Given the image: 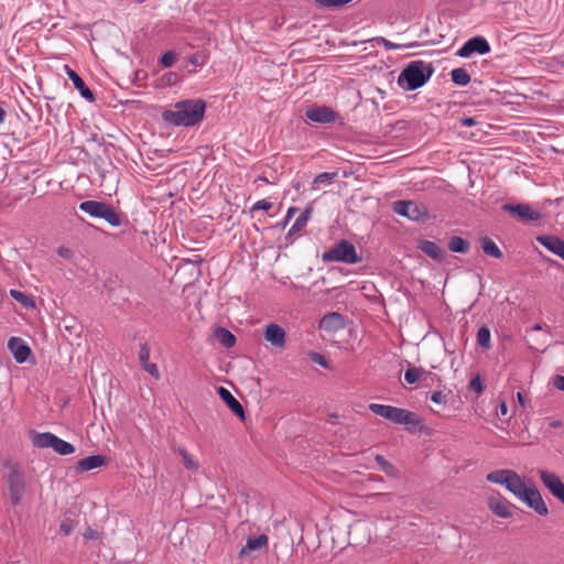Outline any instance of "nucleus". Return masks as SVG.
Returning a JSON list of instances; mask_svg holds the SVG:
<instances>
[{
    "label": "nucleus",
    "instance_id": "nucleus-23",
    "mask_svg": "<svg viewBox=\"0 0 564 564\" xmlns=\"http://www.w3.org/2000/svg\"><path fill=\"white\" fill-rule=\"evenodd\" d=\"M419 249L431 257L433 260L442 261L443 259V250L442 248L434 241L431 240H422L419 243Z\"/></svg>",
    "mask_w": 564,
    "mask_h": 564
},
{
    "label": "nucleus",
    "instance_id": "nucleus-1",
    "mask_svg": "<svg viewBox=\"0 0 564 564\" xmlns=\"http://www.w3.org/2000/svg\"><path fill=\"white\" fill-rule=\"evenodd\" d=\"M205 109L203 99H185L177 101L173 109L165 110L162 118L175 127H194L204 119Z\"/></svg>",
    "mask_w": 564,
    "mask_h": 564
},
{
    "label": "nucleus",
    "instance_id": "nucleus-28",
    "mask_svg": "<svg viewBox=\"0 0 564 564\" xmlns=\"http://www.w3.org/2000/svg\"><path fill=\"white\" fill-rule=\"evenodd\" d=\"M451 78L455 85L460 87L467 86L470 83V75L463 67L454 68L451 72Z\"/></svg>",
    "mask_w": 564,
    "mask_h": 564
},
{
    "label": "nucleus",
    "instance_id": "nucleus-53",
    "mask_svg": "<svg viewBox=\"0 0 564 564\" xmlns=\"http://www.w3.org/2000/svg\"><path fill=\"white\" fill-rule=\"evenodd\" d=\"M563 425L562 421H558V420H553L550 422V427L552 429H557V427H561Z\"/></svg>",
    "mask_w": 564,
    "mask_h": 564
},
{
    "label": "nucleus",
    "instance_id": "nucleus-7",
    "mask_svg": "<svg viewBox=\"0 0 564 564\" xmlns=\"http://www.w3.org/2000/svg\"><path fill=\"white\" fill-rule=\"evenodd\" d=\"M32 445L36 448H52L56 454L66 456L75 453V446L51 432L35 433Z\"/></svg>",
    "mask_w": 564,
    "mask_h": 564
},
{
    "label": "nucleus",
    "instance_id": "nucleus-14",
    "mask_svg": "<svg viewBox=\"0 0 564 564\" xmlns=\"http://www.w3.org/2000/svg\"><path fill=\"white\" fill-rule=\"evenodd\" d=\"M8 349L12 352L18 364L25 362L32 355V350L29 345L20 337H11L8 340Z\"/></svg>",
    "mask_w": 564,
    "mask_h": 564
},
{
    "label": "nucleus",
    "instance_id": "nucleus-10",
    "mask_svg": "<svg viewBox=\"0 0 564 564\" xmlns=\"http://www.w3.org/2000/svg\"><path fill=\"white\" fill-rule=\"evenodd\" d=\"M542 484L549 491L564 505V482L554 473L547 470H539Z\"/></svg>",
    "mask_w": 564,
    "mask_h": 564
},
{
    "label": "nucleus",
    "instance_id": "nucleus-50",
    "mask_svg": "<svg viewBox=\"0 0 564 564\" xmlns=\"http://www.w3.org/2000/svg\"><path fill=\"white\" fill-rule=\"evenodd\" d=\"M460 124L464 127H471L476 124V119L473 117H464L460 119Z\"/></svg>",
    "mask_w": 564,
    "mask_h": 564
},
{
    "label": "nucleus",
    "instance_id": "nucleus-37",
    "mask_svg": "<svg viewBox=\"0 0 564 564\" xmlns=\"http://www.w3.org/2000/svg\"><path fill=\"white\" fill-rule=\"evenodd\" d=\"M351 1L352 0H314V3H316L319 7L333 9L344 7L345 4Z\"/></svg>",
    "mask_w": 564,
    "mask_h": 564
},
{
    "label": "nucleus",
    "instance_id": "nucleus-3",
    "mask_svg": "<svg viewBox=\"0 0 564 564\" xmlns=\"http://www.w3.org/2000/svg\"><path fill=\"white\" fill-rule=\"evenodd\" d=\"M4 467L8 470L3 474V480L7 485L10 503L15 507L21 505L26 492L25 473L19 463L10 459L6 460Z\"/></svg>",
    "mask_w": 564,
    "mask_h": 564
},
{
    "label": "nucleus",
    "instance_id": "nucleus-46",
    "mask_svg": "<svg viewBox=\"0 0 564 564\" xmlns=\"http://www.w3.org/2000/svg\"><path fill=\"white\" fill-rule=\"evenodd\" d=\"M431 400L434 403L441 404V403L445 402V395L443 394L442 391H434L431 394Z\"/></svg>",
    "mask_w": 564,
    "mask_h": 564
},
{
    "label": "nucleus",
    "instance_id": "nucleus-59",
    "mask_svg": "<svg viewBox=\"0 0 564 564\" xmlns=\"http://www.w3.org/2000/svg\"><path fill=\"white\" fill-rule=\"evenodd\" d=\"M534 330H541L542 329V326L540 324H536L534 327H533Z\"/></svg>",
    "mask_w": 564,
    "mask_h": 564
},
{
    "label": "nucleus",
    "instance_id": "nucleus-39",
    "mask_svg": "<svg viewBox=\"0 0 564 564\" xmlns=\"http://www.w3.org/2000/svg\"><path fill=\"white\" fill-rule=\"evenodd\" d=\"M139 361L141 366L150 362V346L147 343L140 345Z\"/></svg>",
    "mask_w": 564,
    "mask_h": 564
},
{
    "label": "nucleus",
    "instance_id": "nucleus-22",
    "mask_svg": "<svg viewBox=\"0 0 564 564\" xmlns=\"http://www.w3.org/2000/svg\"><path fill=\"white\" fill-rule=\"evenodd\" d=\"M268 545V536L265 534H260L256 538H249L247 540L246 545L240 550L239 556L243 557L251 552L260 551L262 549H265Z\"/></svg>",
    "mask_w": 564,
    "mask_h": 564
},
{
    "label": "nucleus",
    "instance_id": "nucleus-42",
    "mask_svg": "<svg viewBox=\"0 0 564 564\" xmlns=\"http://www.w3.org/2000/svg\"><path fill=\"white\" fill-rule=\"evenodd\" d=\"M272 207V203L267 200V199H261V200H258L256 202L252 207H251V213L256 212V210H265L268 212L270 208Z\"/></svg>",
    "mask_w": 564,
    "mask_h": 564
},
{
    "label": "nucleus",
    "instance_id": "nucleus-32",
    "mask_svg": "<svg viewBox=\"0 0 564 564\" xmlns=\"http://www.w3.org/2000/svg\"><path fill=\"white\" fill-rule=\"evenodd\" d=\"M10 295L25 308L35 307L34 300L21 291L12 289Z\"/></svg>",
    "mask_w": 564,
    "mask_h": 564
},
{
    "label": "nucleus",
    "instance_id": "nucleus-18",
    "mask_svg": "<svg viewBox=\"0 0 564 564\" xmlns=\"http://www.w3.org/2000/svg\"><path fill=\"white\" fill-rule=\"evenodd\" d=\"M66 69V74L68 78L73 82L74 87L79 91L80 96L90 101L94 102L96 100L94 93L86 86L83 78L68 65L64 66Z\"/></svg>",
    "mask_w": 564,
    "mask_h": 564
},
{
    "label": "nucleus",
    "instance_id": "nucleus-19",
    "mask_svg": "<svg viewBox=\"0 0 564 564\" xmlns=\"http://www.w3.org/2000/svg\"><path fill=\"white\" fill-rule=\"evenodd\" d=\"M219 398L226 403V405L240 419H245V410L241 403L231 394V392L224 388L218 387L217 389Z\"/></svg>",
    "mask_w": 564,
    "mask_h": 564
},
{
    "label": "nucleus",
    "instance_id": "nucleus-4",
    "mask_svg": "<svg viewBox=\"0 0 564 564\" xmlns=\"http://www.w3.org/2000/svg\"><path fill=\"white\" fill-rule=\"evenodd\" d=\"M369 410L376 415L384 417L394 424H402L413 429L421 426L423 422L416 413L402 408L371 403L369 404Z\"/></svg>",
    "mask_w": 564,
    "mask_h": 564
},
{
    "label": "nucleus",
    "instance_id": "nucleus-48",
    "mask_svg": "<svg viewBox=\"0 0 564 564\" xmlns=\"http://www.w3.org/2000/svg\"><path fill=\"white\" fill-rule=\"evenodd\" d=\"M59 530L64 534L68 535V534H70L73 532L74 525L72 523H68V522H62L61 525H59Z\"/></svg>",
    "mask_w": 564,
    "mask_h": 564
},
{
    "label": "nucleus",
    "instance_id": "nucleus-34",
    "mask_svg": "<svg viewBox=\"0 0 564 564\" xmlns=\"http://www.w3.org/2000/svg\"><path fill=\"white\" fill-rule=\"evenodd\" d=\"M177 453L182 456L183 465L188 470H197L198 463L193 458V456L186 451L184 447H180Z\"/></svg>",
    "mask_w": 564,
    "mask_h": 564
},
{
    "label": "nucleus",
    "instance_id": "nucleus-25",
    "mask_svg": "<svg viewBox=\"0 0 564 564\" xmlns=\"http://www.w3.org/2000/svg\"><path fill=\"white\" fill-rule=\"evenodd\" d=\"M312 213H313V206L312 205L306 206L304 208V210L300 214V216L296 218L294 224L292 225L288 235L292 236V235H295V234L302 231L305 228Z\"/></svg>",
    "mask_w": 564,
    "mask_h": 564
},
{
    "label": "nucleus",
    "instance_id": "nucleus-17",
    "mask_svg": "<svg viewBox=\"0 0 564 564\" xmlns=\"http://www.w3.org/2000/svg\"><path fill=\"white\" fill-rule=\"evenodd\" d=\"M285 330L278 324L271 323L265 327L264 338L272 346L283 348L285 345Z\"/></svg>",
    "mask_w": 564,
    "mask_h": 564
},
{
    "label": "nucleus",
    "instance_id": "nucleus-31",
    "mask_svg": "<svg viewBox=\"0 0 564 564\" xmlns=\"http://www.w3.org/2000/svg\"><path fill=\"white\" fill-rule=\"evenodd\" d=\"M375 460L378 464L379 468L387 474L390 477H397L398 476V469L392 465L390 462H388L382 455L377 454L375 456Z\"/></svg>",
    "mask_w": 564,
    "mask_h": 564
},
{
    "label": "nucleus",
    "instance_id": "nucleus-24",
    "mask_svg": "<svg viewBox=\"0 0 564 564\" xmlns=\"http://www.w3.org/2000/svg\"><path fill=\"white\" fill-rule=\"evenodd\" d=\"M482 252L491 258L501 259L503 257L502 251L497 243L489 237L485 236L479 239Z\"/></svg>",
    "mask_w": 564,
    "mask_h": 564
},
{
    "label": "nucleus",
    "instance_id": "nucleus-44",
    "mask_svg": "<svg viewBox=\"0 0 564 564\" xmlns=\"http://www.w3.org/2000/svg\"><path fill=\"white\" fill-rule=\"evenodd\" d=\"M377 41L382 43L383 46L386 47V50H388V51L399 50V48L402 47V45L395 44V43H393V42H391V41H389V40H387L384 37H378Z\"/></svg>",
    "mask_w": 564,
    "mask_h": 564
},
{
    "label": "nucleus",
    "instance_id": "nucleus-40",
    "mask_svg": "<svg viewBox=\"0 0 564 564\" xmlns=\"http://www.w3.org/2000/svg\"><path fill=\"white\" fill-rule=\"evenodd\" d=\"M176 59V55L174 52L172 51H167L165 52L161 58H160V64L163 66V67H171L174 62Z\"/></svg>",
    "mask_w": 564,
    "mask_h": 564
},
{
    "label": "nucleus",
    "instance_id": "nucleus-36",
    "mask_svg": "<svg viewBox=\"0 0 564 564\" xmlns=\"http://www.w3.org/2000/svg\"><path fill=\"white\" fill-rule=\"evenodd\" d=\"M337 172H324L316 175L313 180L312 188L316 189L318 184L322 183H332L337 177Z\"/></svg>",
    "mask_w": 564,
    "mask_h": 564
},
{
    "label": "nucleus",
    "instance_id": "nucleus-15",
    "mask_svg": "<svg viewBox=\"0 0 564 564\" xmlns=\"http://www.w3.org/2000/svg\"><path fill=\"white\" fill-rule=\"evenodd\" d=\"M106 463H107V459L104 455H100V454L91 455V456L79 459L76 463L74 469H75L76 474H83V473L93 470L95 468L102 467L106 465Z\"/></svg>",
    "mask_w": 564,
    "mask_h": 564
},
{
    "label": "nucleus",
    "instance_id": "nucleus-11",
    "mask_svg": "<svg viewBox=\"0 0 564 564\" xmlns=\"http://www.w3.org/2000/svg\"><path fill=\"white\" fill-rule=\"evenodd\" d=\"M501 208L503 212L514 215L525 223L536 221L541 218V214L533 210L529 204H503Z\"/></svg>",
    "mask_w": 564,
    "mask_h": 564
},
{
    "label": "nucleus",
    "instance_id": "nucleus-57",
    "mask_svg": "<svg viewBox=\"0 0 564 564\" xmlns=\"http://www.w3.org/2000/svg\"><path fill=\"white\" fill-rule=\"evenodd\" d=\"M6 111L0 107V124L4 122Z\"/></svg>",
    "mask_w": 564,
    "mask_h": 564
},
{
    "label": "nucleus",
    "instance_id": "nucleus-2",
    "mask_svg": "<svg viewBox=\"0 0 564 564\" xmlns=\"http://www.w3.org/2000/svg\"><path fill=\"white\" fill-rule=\"evenodd\" d=\"M435 72L432 63L421 59L412 61L405 65L398 77V86L403 90H415L423 87Z\"/></svg>",
    "mask_w": 564,
    "mask_h": 564
},
{
    "label": "nucleus",
    "instance_id": "nucleus-41",
    "mask_svg": "<svg viewBox=\"0 0 564 564\" xmlns=\"http://www.w3.org/2000/svg\"><path fill=\"white\" fill-rule=\"evenodd\" d=\"M468 388H469V390H471L476 393H481L484 390V384H482L480 377L476 376L475 378H473L469 381Z\"/></svg>",
    "mask_w": 564,
    "mask_h": 564
},
{
    "label": "nucleus",
    "instance_id": "nucleus-58",
    "mask_svg": "<svg viewBox=\"0 0 564 564\" xmlns=\"http://www.w3.org/2000/svg\"><path fill=\"white\" fill-rule=\"evenodd\" d=\"M372 497H383L389 500L391 498V494H373Z\"/></svg>",
    "mask_w": 564,
    "mask_h": 564
},
{
    "label": "nucleus",
    "instance_id": "nucleus-21",
    "mask_svg": "<svg viewBox=\"0 0 564 564\" xmlns=\"http://www.w3.org/2000/svg\"><path fill=\"white\" fill-rule=\"evenodd\" d=\"M510 492H512L519 500L528 492L530 488L527 487L523 479L513 471L509 475L507 484L505 486Z\"/></svg>",
    "mask_w": 564,
    "mask_h": 564
},
{
    "label": "nucleus",
    "instance_id": "nucleus-51",
    "mask_svg": "<svg viewBox=\"0 0 564 564\" xmlns=\"http://www.w3.org/2000/svg\"><path fill=\"white\" fill-rule=\"evenodd\" d=\"M297 212L296 207H290L286 212V215L283 220V225L290 221V219L294 216V214Z\"/></svg>",
    "mask_w": 564,
    "mask_h": 564
},
{
    "label": "nucleus",
    "instance_id": "nucleus-9",
    "mask_svg": "<svg viewBox=\"0 0 564 564\" xmlns=\"http://www.w3.org/2000/svg\"><path fill=\"white\" fill-rule=\"evenodd\" d=\"M491 47L485 36L476 35L467 40L457 51L456 55L462 58H468L473 54L485 55L490 52Z\"/></svg>",
    "mask_w": 564,
    "mask_h": 564
},
{
    "label": "nucleus",
    "instance_id": "nucleus-29",
    "mask_svg": "<svg viewBox=\"0 0 564 564\" xmlns=\"http://www.w3.org/2000/svg\"><path fill=\"white\" fill-rule=\"evenodd\" d=\"M430 372L426 371L425 369L423 368H417V367H409L406 370H405V373H404V380L409 383V384H413V383H416L422 376H429Z\"/></svg>",
    "mask_w": 564,
    "mask_h": 564
},
{
    "label": "nucleus",
    "instance_id": "nucleus-54",
    "mask_svg": "<svg viewBox=\"0 0 564 564\" xmlns=\"http://www.w3.org/2000/svg\"><path fill=\"white\" fill-rule=\"evenodd\" d=\"M189 62H191V64H193L194 66H198V65H200L199 59H198V57H197L196 55H192V56L189 57Z\"/></svg>",
    "mask_w": 564,
    "mask_h": 564
},
{
    "label": "nucleus",
    "instance_id": "nucleus-55",
    "mask_svg": "<svg viewBox=\"0 0 564 564\" xmlns=\"http://www.w3.org/2000/svg\"><path fill=\"white\" fill-rule=\"evenodd\" d=\"M369 480L383 482V478L381 476H379V475H370L369 476Z\"/></svg>",
    "mask_w": 564,
    "mask_h": 564
},
{
    "label": "nucleus",
    "instance_id": "nucleus-38",
    "mask_svg": "<svg viewBox=\"0 0 564 564\" xmlns=\"http://www.w3.org/2000/svg\"><path fill=\"white\" fill-rule=\"evenodd\" d=\"M308 357L310 359L319 365L321 367L325 368V369H330V364L329 361L325 358V356H323L322 354L319 352H316V351H311L308 354Z\"/></svg>",
    "mask_w": 564,
    "mask_h": 564
},
{
    "label": "nucleus",
    "instance_id": "nucleus-35",
    "mask_svg": "<svg viewBox=\"0 0 564 564\" xmlns=\"http://www.w3.org/2000/svg\"><path fill=\"white\" fill-rule=\"evenodd\" d=\"M343 317L339 313H330L323 317L321 325L325 329H329L333 325L334 327H338L341 324Z\"/></svg>",
    "mask_w": 564,
    "mask_h": 564
},
{
    "label": "nucleus",
    "instance_id": "nucleus-45",
    "mask_svg": "<svg viewBox=\"0 0 564 564\" xmlns=\"http://www.w3.org/2000/svg\"><path fill=\"white\" fill-rule=\"evenodd\" d=\"M552 383L553 386L560 390V391H564V376L562 375H556L552 378Z\"/></svg>",
    "mask_w": 564,
    "mask_h": 564
},
{
    "label": "nucleus",
    "instance_id": "nucleus-8",
    "mask_svg": "<svg viewBox=\"0 0 564 564\" xmlns=\"http://www.w3.org/2000/svg\"><path fill=\"white\" fill-rule=\"evenodd\" d=\"M392 209L395 214L414 221H424L429 218L426 206L412 200H397Z\"/></svg>",
    "mask_w": 564,
    "mask_h": 564
},
{
    "label": "nucleus",
    "instance_id": "nucleus-33",
    "mask_svg": "<svg viewBox=\"0 0 564 564\" xmlns=\"http://www.w3.org/2000/svg\"><path fill=\"white\" fill-rule=\"evenodd\" d=\"M477 344L484 349H490L491 347V335L487 326H482L477 332Z\"/></svg>",
    "mask_w": 564,
    "mask_h": 564
},
{
    "label": "nucleus",
    "instance_id": "nucleus-16",
    "mask_svg": "<svg viewBox=\"0 0 564 564\" xmlns=\"http://www.w3.org/2000/svg\"><path fill=\"white\" fill-rule=\"evenodd\" d=\"M536 241L564 261V240L557 236H538Z\"/></svg>",
    "mask_w": 564,
    "mask_h": 564
},
{
    "label": "nucleus",
    "instance_id": "nucleus-5",
    "mask_svg": "<svg viewBox=\"0 0 564 564\" xmlns=\"http://www.w3.org/2000/svg\"><path fill=\"white\" fill-rule=\"evenodd\" d=\"M78 208L93 218L106 220L112 227H119L122 224L120 215L106 202L84 200L79 204Z\"/></svg>",
    "mask_w": 564,
    "mask_h": 564
},
{
    "label": "nucleus",
    "instance_id": "nucleus-43",
    "mask_svg": "<svg viewBox=\"0 0 564 564\" xmlns=\"http://www.w3.org/2000/svg\"><path fill=\"white\" fill-rule=\"evenodd\" d=\"M141 367L143 368V370H145L148 373H150L155 379L160 378V371H159L158 366L155 364L148 362V364H145V365H143Z\"/></svg>",
    "mask_w": 564,
    "mask_h": 564
},
{
    "label": "nucleus",
    "instance_id": "nucleus-26",
    "mask_svg": "<svg viewBox=\"0 0 564 564\" xmlns=\"http://www.w3.org/2000/svg\"><path fill=\"white\" fill-rule=\"evenodd\" d=\"M447 247L452 252L466 254L470 250V242L459 236H453L449 238Z\"/></svg>",
    "mask_w": 564,
    "mask_h": 564
},
{
    "label": "nucleus",
    "instance_id": "nucleus-6",
    "mask_svg": "<svg viewBox=\"0 0 564 564\" xmlns=\"http://www.w3.org/2000/svg\"><path fill=\"white\" fill-rule=\"evenodd\" d=\"M325 262H344L347 264H356L361 261V257L357 253L355 246L343 239L325 251L322 256Z\"/></svg>",
    "mask_w": 564,
    "mask_h": 564
},
{
    "label": "nucleus",
    "instance_id": "nucleus-52",
    "mask_svg": "<svg viewBox=\"0 0 564 564\" xmlns=\"http://www.w3.org/2000/svg\"><path fill=\"white\" fill-rule=\"evenodd\" d=\"M517 400L520 406L525 408L527 406V399L522 392H517Z\"/></svg>",
    "mask_w": 564,
    "mask_h": 564
},
{
    "label": "nucleus",
    "instance_id": "nucleus-12",
    "mask_svg": "<svg viewBox=\"0 0 564 564\" xmlns=\"http://www.w3.org/2000/svg\"><path fill=\"white\" fill-rule=\"evenodd\" d=\"M305 116L308 120L323 124L335 122L337 119V112L325 106L308 108Z\"/></svg>",
    "mask_w": 564,
    "mask_h": 564
},
{
    "label": "nucleus",
    "instance_id": "nucleus-49",
    "mask_svg": "<svg viewBox=\"0 0 564 564\" xmlns=\"http://www.w3.org/2000/svg\"><path fill=\"white\" fill-rule=\"evenodd\" d=\"M84 536H85V539H87V540H97V539L99 538V532L89 528V529L85 532Z\"/></svg>",
    "mask_w": 564,
    "mask_h": 564
},
{
    "label": "nucleus",
    "instance_id": "nucleus-56",
    "mask_svg": "<svg viewBox=\"0 0 564 564\" xmlns=\"http://www.w3.org/2000/svg\"><path fill=\"white\" fill-rule=\"evenodd\" d=\"M507 411H508V408H507V404L505 402H502L500 404V412L502 415H506L507 414Z\"/></svg>",
    "mask_w": 564,
    "mask_h": 564
},
{
    "label": "nucleus",
    "instance_id": "nucleus-20",
    "mask_svg": "<svg viewBox=\"0 0 564 564\" xmlns=\"http://www.w3.org/2000/svg\"><path fill=\"white\" fill-rule=\"evenodd\" d=\"M510 506L505 498L490 497L488 499V507L497 517L508 519L512 517V512L510 511Z\"/></svg>",
    "mask_w": 564,
    "mask_h": 564
},
{
    "label": "nucleus",
    "instance_id": "nucleus-47",
    "mask_svg": "<svg viewBox=\"0 0 564 564\" xmlns=\"http://www.w3.org/2000/svg\"><path fill=\"white\" fill-rule=\"evenodd\" d=\"M57 253L59 257L65 259H69L73 256V251L66 247H59Z\"/></svg>",
    "mask_w": 564,
    "mask_h": 564
},
{
    "label": "nucleus",
    "instance_id": "nucleus-13",
    "mask_svg": "<svg viewBox=\"0 0 564 564\" xmlns=\"http://www.w3.org/2000/svg\"><path fill=\"white\" fill-rule=\"evenodd\" d=\"M521 501H523L529 508L533 509L540 516H547L549 509L545 505L542 495L540 491L533 486L528 492L522 497Z\"/></svg>",
    "mask_w": 564,
    "mask_h": 564
},
{
    "label": "nucleus",
    "instance_id": "nucleus-60",
    "mask_svg": "<svg viewBox=\"0 0 564 564\" xmlns=\"http://www.w3.org/2000/svg\"><path fill=\"white\" fill-rule=\"evenodd\" d=\"M133 1H134V2H137V3H141V2H143L144 0H133Z\"/></svg>",
    "mask_w": 564,
    "mask_h": 564
},
{
    "label": "nucleus",
    "instance_id": "nucleus-30",
    "mask_svg": "<svg viewBox=\"0 0 564 564\" xmlns=\"http://www.w3.org/2000/svg\"><path fill=\"white\" fill-rule=\"evenodd\" d=\"M512 473L513 470L510 469L495 470L487 475V480L494 484L506 486L509 475Z\"/></svg>",
    "mask_w": 564,
    "mask_h": 564
},
{
    "label": "nucleus",
    "instance_id": "nucleus-27",
    "mask_svg": "<svg viewBox=\"0 0 564 564\" xmlns=\"http://www.w3.org/2000/svg\"><path fill=\"white\" fill-rule=\"evenodd\" d=\"M215 337L225 348H230L236 344L235 335L224 327H218L215 330Z\"/></svg>",
    "mask_w": 564,
    "mask_h": 564
}]
</instances>
